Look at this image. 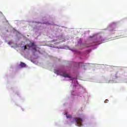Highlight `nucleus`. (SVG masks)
<instances>
[{
  "label": "nucleus",
  "mask_w": 127,
  "mask_h": 127,
  "mask_svg": "<svg viewBox=\"0 0 127 127\" xmlns=\"http://www.w3.org/2000/svg\"><path fill=\"white\" fill-rule=\"evenodd\" d=\"M30 47H33V50H34V51H37V46L35 45L34 42L31 43L30 46H29V45H27L23 46V48H24V50H26V49H28V50H29Z\"/></svg>",
  "instance_id": "nucleus-1"
},
{
  "label": "nucleus",
  "mask_w": 127,
  "mask_h": 127,
  "mask_svg": "<svg viewBox=\"0 0 127 127\" xmlns=\"http://www.w3.org/2000/svg\"><path fill=\"white\" fill-rule=\"evenodd\" d=\"M66 117L67 119H71V118H72V115H68L66 114Z\"/></svg>",
  "instance_id": "nucleus-5"
},
{
  "label": "nucleus",
  "mask_w": 127,
  "mask_h": 127,
  "mask_svg": "<svg viewBox=\"0 0 127 127\" xmlns=\"http://www.w3.org/2000/svg\"><path fill=\"white\" fill-rule=\"evenodd\" d=\"M99 44H101V43H97V44H95V45H99Z\"/></svg>",
  "instance_id": "nucleus-9"
},
{
  "label": "nucleus",
  "mask_w": 127,
  "mask_h": 127,
  "mask_svg": "<svg viewBox=\"0 0 127 127\" xmlns=\"http://www.w3.org/2000/svg\"><path fill=\"white\" fill-rule=\"evenodd\" d=\"M55 73H56V74H59V73H60V72L58 70H55Z\"/></svg>",
  "instance_id": "nucleus-6"
},
{
  "label": "nucleus",
  "mask_w": 127,
  "mask_h": 127,
  "mask_svg": "<svg viewBox=\"0 0 127 127\" xmlns=\"http://www.w3.org/2000/svg\"><path fill=\"white\" fill-rule=\"evenodd\" d=\"M63 77H64L65 78H71V76H69V74H64L63 75Z\"/></svg>",
  "instance_id": "nucleus-4"
},
{
  "label": "nucleus",
  "mask_w": 127,
  "mask_h": 127,
  "mask_svg": "<svg viewBox=\"0 0 127 127\" xmlns=\"http://www.w3.org/2000/svg\"><path fill=\"white\" fill-rule=\"evenodd\" d=\"M107 101H109V100H107Z\"/></svg>",
  "instance_id": "nucleus-10"
},
{
  "label": "nucleus",
  "mask_w": 127,
  "mask_h": 127,
  "mask_svg": "<svg viewBox=\"0 0 127 127\" xmlns=\"http://www.w3.org/2000/svg\"><path fill=\"white\" fill-rule=\"evenodd\" d=\"M75 122L77 127H82V123H83V120H82V119L76 118H75Z\"/></svg>",
  "instance_id": "nucleus-2"
},
{
  "label": "nucleus",
  "mask_w": 127,
  "mask_h": 127,
  "mask_svg": "<svg viewBox=\"0 0 127 127\" xmlns=\"http://www.w3.org/2000/svg\"><path fill=\"white\" fill-rule=\"evenodd\" d=\"M19 66L20 67H21V68H26V64H25V63H24L21 62L19 64Z\"/></svg>",
  "instance_id": "nucleus-3"
},
{
  "label": "nucleus",
  "mask_w": 127,
  "mask_h": 127,
  "mask_svg": "<svg viewBox=\"0 0 127 127\" xmlns=\"http://www.w3.org/2000/svg\"><path fill=\"white\" fill-rule=\"evenodd\" d=\"M115 77H116V78H118V74H116V75H115Z\"/></svg>",
  "instance_id": "nucleus-8"
},
{
  "label": "nucleus",
  "mask_w": 127,
  "mask_h": 127,
  "mask_svg": "<svg viewBox=\"0 0 127 127\" xmlns=\"http://www.w3.org/2000/svg\"><path fill=\"white\" fill-rule=\"evenodd\" d=\"M45 24H50V23H48V22H46L44 23Z\"/></svg>",
  "instance_id": "nucleus-7"
}]
</instances>
